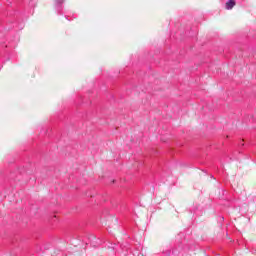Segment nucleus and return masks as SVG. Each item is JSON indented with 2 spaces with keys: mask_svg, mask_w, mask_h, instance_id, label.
<instances>
[{
  "mask_svg": "<svg viewBox=\"0 0 256 256\" xmlns=\"http://www.w3.org/2000/svg\"><path fill=\"white\" fill-rule=\"evenodd\" d=\"M63 3H65V0H55V8L58 15H63Z\"/></svg>",
  "mask_w": 256,
  "mask_h": 256,
  "instance_id": "obj_1",
  "label": "nucleus"
},
{
  "mask_svg": "<svg viewBox=\"0 0 256 256\" xmlns=\"http://www.w3.org/2000/svg\"><path fill=\"white\" fill-rule=\"evenodd\" d=\"M236 5L235 0H228L225 4V9H227L228 11H231V9H233Z\"/></svg>",
  "mask_w": 256,
  "mask_h": 256,
  "instance_id": "obj_2",
  "label": "nucleus"
},
{
  "mask_svg": "<svg viewBox=\"0 0 256 256\" xmlns=\"http://www.w3.org/2000/svg\"><path fill=\"white\" fill-rule=\"evenodd\" d=\"M65 19L69 20V16H65Z\"/></svg>",
  "mask_w": 256,
  "mask_h": 256,
  "instance_id": "obj_3",
  "label": "nucleus"
}]
</instances>
